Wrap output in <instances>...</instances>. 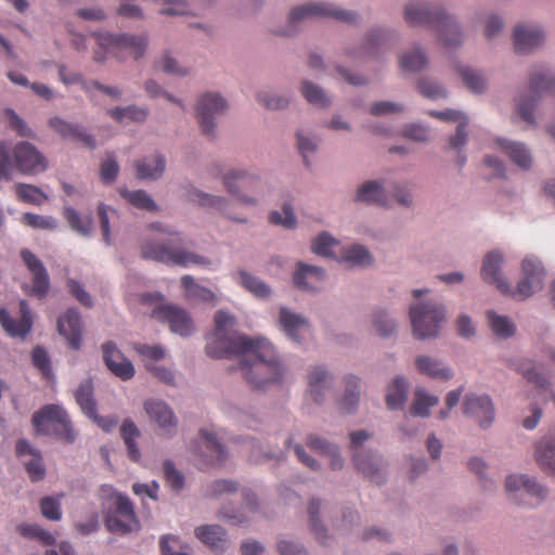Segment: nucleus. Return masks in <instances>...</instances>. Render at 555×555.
Returning a JSON list of instances; mask_svg holds the SVG:
<instances>
[{
  "label": "nucleus",
  "instance_id": "f257e3e1",
  "mask_svg": "<svg viewBox=\"0 0 555 555\" xmlns=\"http://www.w3.org/2000/svg\"><path fill=\"white\" fill-rule=\"evenodd\" d=\"M215 328L207 337L206 353L214 359L242 356L240 370L247 383L261 388L268 383L278 382L283 369L275 357L272 345L263 339H251L233 331L236 320L220 310L215 315Z\"/></svg>",
  "mask_w": 555,
  "mask_h": 555
},
{
  "label": "nucleus",
  "instance_id": "f03ea898",
  "mask_svg": "<svg viewBox=\"0 0 555 555\" xmlns=\"http://www.w3.org/2000/svg\"><path fill=\"white\" fill-rule=\"evenodd\" d=\"M150 229L159 231L162 237L142 245L143 258L182 267L210 263L205 257L182 249V238L179 233L166 230L160 223H152Z\"/></svg>",
  "mask_w": 555,
  "mask_h": 555
},
{
  "label": "nucleus",
  "instance_id": "7ed1b4c3",
  "mask_svg": "<svg viewBox=\"0 0 555 555\" xmlns=\"http://www.w3.org/2000/svg\"><path fill=\"white\" fill-rule=\"evenodd\" d=\"M404 18L410 25H428L439 34V40L447 48L461 43V33L454 21L441 10H430L423 4L410 3L405 7Z\"/></svg>",
  "mask_w": 555,
  "mask_h": 555
},
{
  "label": "nucleus",
  "instance_id": "20e7f679",
  "mask_svg": "<svg viewBox=\"0 0 555 555\" xmlns=\"http://www.w3.org/2000/svg\"><path fill=\"white\" fill-rule=\"evenodd\" d=\"M142 305L151 307L150 317L160 323L168 324L170 331L180 336H189L194 331L193 320L183 308L164 304L159 293H144L140 295Z\"/></svg>",
  "mask_w": 555,
  "mask_h": 555
},
{
  "label": "nucleus",
  "instance_id": "39448f33",
  "mask_svg": "<svg viewBox=\"0 0 555 555\" xmlns=\"http://www.w3.org/2000/svg\"><path fill=\"white\" fill-rule=\"evenodd\" d=\"M100 498L113 502L114 508L108 511L105 526L112 533L126 534L139 528L133 505L129 498L117 493L112 486L104 485L99 490Z\"/></svg>",
  "mask_w": 555,
  "mask_h": 555
},
{
  "label": "nucleus",
  "instance_id": "423d86ee",
  "mask_svg": "<svg viewBox=\"0 0 555 555\" xmlns=\"http://www.w3.org/2000/svg\"><path fill=\"white\" fill-rule=\"evenodd\" d=\"M35 430L39 435L55 437L66 443L76 440V433L66 411L59 404H47L31 417Z\"/></svg>",
  "mask_w": 555,
  "mask_h": 555
},
{
  "label": "nucleus",
  "instance_id": "0eeeda50",
  "mask_svg": "<svg viewBox=\"0 0 555 555\" xmlns=\"http://www.w3.org/2000/svg\"><path fill=\"white\" fill-rule=\"evenodd\" d=\"M414 336L418 339L436 337L446 318L444 308L437 302H425L410 308Z\"/></svg>",
  "mask_w": 555,
  "mask_h": 555
},
{
  "label": "nucleus",
  "instance_id": "6e6552de",
  "mask_svg": "<svg viewBox=\"0 0 555 555\" xmlns=\"http://www.w3.org/2000/svg\"><path fill=\"white\" fill-rule=\"evenodd\" d=\"M555 91V76L548 70L534 72L530 76L529 95L520 98L516 102V109L519 116L529 125L534 126L533 108L538 100L546 94Z\"/></svg>",
  "mask_w": 555,
  "mask_h": 555
},
{
  "label": "nucleus",
  "instance_id": "1a4fd4ad",
  "mask_svg": "<svg viewBox=\"0 0 555 555\" xmlns=\"http://www.w3.org/2000/svg\"><path fill=\"white\" fill-rule=\"evenodd\" d=\"M228 192L244 205H255L257 195L262 191V181L243 170H231L223 177Z\"/></svg>",
  "mask_w": 555,
  "mask_h": 555
},
{
  "label": "nucleus",
  "instance_id": "9d476101",
  "mask_svg": "<svg viewBox=\"0 0 555 555\" xmlns=\"http://www.w3.org/2000/svg\"><path fill=\"white\" fill-rule=\"evenodd\" d=\"M98 44L107 54L121 57L120 53L127 51L134 59L143 55L146 48V39L141 36L96 34Z\"/></svg>",
  "mask_w": 555,
  "mask_h": 555
},
{
  "label": "nucleus",
  "instance_id": "9b49d317",
  "mask_svg": "<svg viewBox=\"0 0 555 555\" xmlns=\"http://www.w3.org/2000/svg\"><path fill=\"white\" fill-rule=\"evenodd\" d=\"M309 17H332L345 23H353L356 14L336 8L326 2L307 3L293 9L289 13V24L295 25Z\"/></svg>",
  "mask_w": 555,
  "mask_h": 555
},
{
  "label": "nucleus",
  "instance_id": "f8f14e48",
  "mask_svg": "<svg viewBox=\"0 0 555 555\" xmlns=\"http://www.w3.org/2000/svg\"><path fill=\"white\" fill-rule=\"evenodd\" d=\"M227 109L225 100L218 93L203 94L196 106V118L201 125L203 133L212 135L215 130V119Z\"/></svg>",
  "mask_w": 555,
  "mask_h": 555
},
{
  "label": "nucleus",
  "instance_id": "ddd939ff",
  "mask_svg": "<svg viewBox=\"0 0 555 555\" xmlns=\"http://www.w3.org/2000/svg\"><path fill=\"white\" fill-rule=\"evenodd\" d=\"M369 438L370 435L365 430H358L350 434V448L353 453V463L358 472H360L364 477L370 478L376 483H380L382 477L379 469L373 462L372 455L361 450L363 442Z\"/></svg>",
  "mask_w": 555,
  "mask_h": 555
},
{
  "label": "nucleus",
  "instance_id": "4468645a",
  "mask_svg": "<svg viewBox=\"0 0 555 555\" xmlns=\"http://www.w3.org/2000/svg\"><path fill=\"white\" fill-rule=\"evenodd\" d=\"M522 272L525 278L518 283L516 289L509 286V293L519 300H525L532 296L537 291L543 287L544 271L538 261L525 259L522 261Z\"/></svg>",
  "mask_w": 555,
  "mask_h": 555
},
{
  "label": "nucleus",
  "instance_id": "2eb2a0df",
  "mask_svg": "<svg viewBox=\"0 0 555 555\" xmlns=\"http://www.w3.org/2000/svg\"><path fill=\"white\" fill-rule=\"evenodd\" d=\"M21 257L33 274V285L30 287H24L26 294L36 296L40 299L46 297L50 288V279L43 263L28 249H23L21 251Z\"/></svg>",
  "mask_w": 555,
  "mask_h": 555
},
{
  "label": "nucleus",
  "instance_id": "dca6fc26",
  "mask_svg": "<svg viewBox=\"0 0 555 555\" xmlns=\"http://www.w3.org/2000/svg\"><path fill=\"white\" fill-rule=\"evenodd\" d=\"M17 169L25 175H35L47 169L46 157L28 142H20L13 150Z\"/></svg>",
  "mask_w": 555,
  "mask_h": 555
},
{
  "label": "nucleus",
  "instance_id": "f3484780",
  "mask_svg": "<svg viewBox=\"0 0 555 555\" xmlns=\"http://www.w3.org/2000/svg\"><path fill=\"white\" fill-rule=\"evenodd\" d=\"M463 411L466 416L475 420L482 428H487L494 421V406L487 395H467L464 399Z\"/></svg>",
  "mask_w": 555,
  "mask_h": 555
},
{
  "label": "nucleus",
  "instance_id": "a211bd4d",
  "mask_svg": "<svg viewBox=\"0 0 555 555\" xmlns=\"http://www.w3.org/2000/svg\"><path fill=\"white\" fill-rule=\"evenodd\" d=\"M21 319L15 321L4 308H0V324L12 337H26L33 327V314L26 300L20 301Z\"/></svg>",
  "mask_w": 555,
  "mask_h": 555
},
{
  "label": "nucleus",
  "instance_id": "6ab92c4d",
  "mask_svg": "<svg viewBox=\"0 0 555 555\" xmlns=\"http://www.w3.org/2000/svg\"><path fill=\"white\" fill-rule=\"evenodd\" d=\"M103 359L108 370L121 378L128 380L134 375V367L132 363L124 357V354L116 348L115 344L108 341L102 346Z\"/></svg>",
  "mask_w": 555,
  "mask_h": 555
},
{
  "label": "nucleus",
  "instance_id": "aec40b11",
  "mask_svg": "<svg viewBox=\"0 0 555 555\" xmlns=\"http://www.w3.org/2000/svg\"><path fill=\"white\" fill-rule=\"evenodd\" d=\"M502 262L503 256L501 253L496 250L488 253L482 261L481 276L487 283L495 284L502 294H508L509 284L500 273Z\"/></svg>",
  "mask_w": 555,
  "mask_h": 555
},
{
  "label": "nucleus",
  "instance_id": "412c9836",
  "mask_svg": "<svg viewBox=\"0 0 555 555\" xmlns=\"http://www.w3.org/2000/svg\"><path fill=\"white\" fill-rule=\"evenodd\" d=\"M57 331L63 335L70 348L78 350L81 344V320L77 310L68 309L57 320Z\"/></svg>",
  "mask_w": 555,
  "mask_h": 555
},
{
  "label": "nucleus",
  "instance_id": "4be33fe9",
  "mask_svg": "<svg viewBox=\"0 0 555 555\" xmlns=\"http://www.w3.org/2000/svg\"><path fill=\"white\" fill-rule=\"evenodd\" d=\"M324 272L321 268L299 262L294 273V284L305 291H317L324 282Z\"/></svg>",
  "mask_w": 555,
  "mask_h": 555
},
{
  "label": "nucleus",
  "instance_id": "5701e85b",
  "mask_svg": "<svg viewBox=\"0 0 555 555\" xmlns=\"http://www.w3.org/2000/svg\"><path fill=\"white\" fill-rule=\"evenodd\" d=\"M429 115L439 120L459 122L455 134L450 138V146L457 149L466 144L468 139L466 127L468 122L465 115L454 109L431 111Z\"/></svg>",
  "mask_w": 555,
  "mask_h": 555
},
{
  "label": "nucleus",
  "instance_id": "b1692460",
  "mask_svg": "<svg viewBox=\"0 0 555 555\" xmlns=\"http://www.w3.org/2000/svg\"><path fill=\"white\" fill-rule=\"evenodd\" d=\"M49 126L65 139L77 140L90 149L95 146L94 138L87 133L79 125L67 122L59 117H53L49 120Z\"/></svg>",
  "mask_w": 555,
  "mask_h": 555
},
{
  "label": "nucleus",
  "instance_id": "393cba45",
  "mask_svg": "<svg viewBox=\"0 0 555 555\" xmlns=\"http://www.w3.org/2000/svg\"><path fill=\"white\" fill-rule=\"evenodd\" d=\"M544 39L543 31L538 27L516 26L514 47L517 53H528L538 48Z\"/></svg>",
  "mask_w": 555,
  "mask_h": 555
},
{
  "label": "nucleus",
  "instance_id": "a878e982",
  "mask_svg": "<svg viewBox=\"0 0 555 555\" xmlns=\"http://www.w3.org/2000/svg\"><path fill=\"white\" fill-rule=\"evenodd\" d=\"M144 409L152 421H154L164 434H169L170 428H175L177 420L170 408L163 401L147 400Z\"/></svg>",
  "mask_w": 555,
  "mask_h": 555
},
{
  "label": "nucleus",
  "instance_id": "bb28decb",
  "mask_svg": "<svg viewBox=\"0 0 555 555\" xmlns=\"http://www.w3.org/2000/svg\"><path fill=\"white\" fill-rule=\"evenodd\" d=\"M518 371L522 373L529 383L534 385L532 398H539L541 401H546L548 397H551L555 403V393L548 389V380L535 371L530 361H522Z\"/></svg>",
  "mask_w": 555,
  "mask_h": 555
},
{
  "label": "nucleus",
  "instance_id": "cd10ccee",
  "mask_svg": "<svg viewBox=\"0 0 555 555\" xmlns=\"http://www.w3.org/2000/svg\"><path fill=\"white\" fill-rule=\"evenodd\" d=\"M505 488L508 492H520L521 495L528 494L540 502L546 494L545 489L527 476L511 475L506 478Z\"/></svg>",
  "mask_w": 555,
  "mask_h": 555
},
{
  "label": "nucleus",
  "instance_id": "c85d7f7f",
  "mask_svg": "<svg viewBox=\"0 0 555 555\" xmlns=\"http://www.w3.org/2000/svg\"><path fill=\"white\" fill-rule=\"evenodd\" d=\"M195 535L212 551L221 553L228 545L227 533L218 525H205L195 529Z\"/></svg>",
  "mask_w": 555,
  "mask_h": 555
},
{
  "label": "nucleus",
  "instance_id": "c756f323",
  "mask_svg": "<svg viewBox=\"0 0 555 555\" xmlns=\"http://www.w3.org/2000/svg\"><path fill=\"white\" fill-rule=\"evenodd\" d=\"M280 324L287 336L296 341L299 340L300 335L310 332L307 320L285 307L280 310Z\"/></svg>",
  "mask_w": 555,
  "mask_h": 555
},
{
  "label": "nucleus",
  "instance_id": "7c9ffc66",
  "mask_svg": "<svg viewBox=\"0 0 555 555\" xmlns=\"http://www.w3.org/2000/svg\"><path fill=\"white\" fill-rule=\"evenodd\" d=\"M332 385V376L321 366L313 367L308 374V392L315 403H321L325 391Z\"/></svg>",
  "mask_w": 555,
  "mask_h": 555
},
{
  "label": "nucleus",
  "instance_id": "2f4dec72",
  "mask_svg": "<svg viewBox=\"0 0 555 555\" xmlns=\"http://www.w3.org/2000/svg\"><path fill=\"white\" fill-rule=\"evenodd\" d=\"M534 457L544 472L555 475V436L544 437L538 442Z\"/></svg>",
  "mask_w": 555,
  "mask_h": 555
},
{
  "label": "nucleus",
  "instance_id": "473e14b6",
  "mask_svg": "<svg viewBox=\"0 0 555 555\" xmlns=\"http://www.w3.org/2000/svg\"><path fill=\"white\" fill-rule=\"evenodd\" d=\"M417 371L434 379L448 380L452 377V372L442 365L440 361L428 356H420L415 359Z\"/></svg>",
  "mask_w": 555,
  "mask_h": 555
},
{
  "label": "nucleus",
  "instance_id": "72a5a7b5",
  "mask_svg": "<svg viewBox=\"0 0 555 555\" xmlns=\"http://www.w3.org/2000/svg\"><path fill=\"white\" fill-rule=\"evenodd\" d=\"M496 143L500 149L509 157V159L518 167L527 169L531 166L532 157L522 143L507 141L504 139H499Z\"/></svg>",
  "mask_w": 555,
  "mask_h": 555
},
{
  "label": "nucleus",
  "instance_id": "f704fd0d",
  "mask_svg": "<svg viewBox=\"0 0 555 555\" xmlns=\"http://www.w3.org/2000/svg\"><path fill=\"white\" fill-rule=\"evenodd\" d=\"M357 201L385 207L390 205V199L386 195L385 190L376 181L363 183L357 192Z\"/></svg>",
  "mask_w": 555,
  "mask_h": 555
},
{
  "label": "nucleus",
  "instance_id": "c9c22d12",
  "mask_svg": "<svg viewBox=\"0 0 555 555\" xmlns=\"http://www.w3.org/2000/svg\"><path fill=\"white\" fill-rule=\"evenodd\" d=\"M307 446L321 455L330 457L331 468L336 470L343 467V459L338 454L337 447L323 438L310 435L307 439Z\"/></svg>",
  "mask_w": 555,
  "mask_h": 555
},
{
  "label": "nucleus",
  "instance_id": "e433bc0d",
  "mask_svg": "<svg viewBox=\"0 0 555 555\" xmlns=\"http://www.w3.org/2000/svg\"><path fill=\"white\" fill-rule=\"evenodd\" d=\"M189 198L191 202L197 203L199 206L217 209L220 212L224 214L230 219H233L238 222H245V219L234 217L227 211L229 202L223 197L206 194L198 190H193L192 192H190Z\"/></svg>",
  "mask_w": 555,
  "mask_h": 555
},
{
  "label": "nucleus",
  "instance_id": "4c0bfd02",
  "mask_svg": "<svg viewBox=\"0 0 555 555\" xmlns=\"http://www.w3.org/2000/svg\"><path fill=\"white\" fill-rule=\"evenodd\" d=\"M165 165V158L162 155H155L150 158L138 160L134 164V168L138 178L154 180L163 175Z\"/></svg>",
  "mask_w": 555,
  "mask_h": 555
},
{
  "label": "nucleus",
  "instance_id": "58836bf2",
  "mask_svg": "<svg viewBox=\"0 0 555 555\" xmlns=\"http://www.w3.org/2000/svg\"><path fill=\"white\" fill-rule=\"evenodd\" d=\"M93 384L90 379L82 382L75 391V400L86 416L94 415L96 402L94 400Z\"/></svg>",
  "mask_w": 555,
  "mask_h": 555
},
{
  "label": "nucleus",
  "instance_id": "ea45409f",
  "mask_svg": "<svg viewBox=\"0 0 555 555\" xmlns=\"http://www.w3.org/2000/svg\"><path fill=\"white\" fill-rule=\"evenodd\" d=\"M107 114L118 124H122L125 120L142 122L147 117V111L135 105L113 107L107 111Z\"/></svg>",
  "mask_w": 555,
  "mask_h": 555
},
{
  "label": "nucleus",
  "instance_id": "a19ab883",
  "mask_svg": "<svg viewBox=\"0 0 555 555\" xmlns=\"http://www.w3.org/2000/svg\"><path fill=\"white\" fill-rule=\"evenodd\" d=\"M408 386L402 377H396L386 395L387 406L391 410L401 409L406 401Z\"/></svg>",
  "mask_w": 555,
  "mask_h": 555
},
{
  "label": "nucleus",
  "instance_id": "79ce46f5",
  "mask_svg": "<svg viewBox=\"0 0 555 555\" xmlns=\"http://www.w3.org/2000/svg\"><path fill=\"white\" fill-rule=\"evenodd\" d=\"M120 434L127 447L128 456L137 462L140 459V451L135 446V438L139 437L140 431L132 421H124L120 427Z\"/></svg>",
  "mask_w": 555,
  "mask_h": 555
},
{
  "label": "nucleus",
  "instance_id": "37998d69",
  "mask_svg": "<svg viewBox=\"0 0 555 555\" xmlns=\"http://www.w3.org/2000/svg\"><path fill=\"white\" fill-rule=\"evenodd\" d=\"M439 399L437 396L428 395L424 390H417L410 409L413 416L426 417L429 415V409L437 405Z\"/></svg>",
  "mask_w": 555,
  "mask_h": 555
},
{
  "label": "nucleus",
  "instance_id": "c03bdc74",
  "mask_svg": "<svg viewBox=\"0 0 555 555\" xmlns=\"http://www.w3.org/2000/svg\"><path fill=\"white\" fill-rule=\"evenodd\" d=\"M359 398V379L350 376L346 379L345 393L339 402L340 410L346 413L352 412L358 405Z\"/></svg>",
  "mask_w": 555,
  "mask_h": 555
},
{
  "label": "nucleus",
  "instance_id": "a18cd8bd",
  "mask_svg": "<svg viewBox=\"0 0 555 555\" xmlns=\"http://www.w3.org/2000/svg\"><path fill=\"white\" fill-rule=\"evenodd\" d=\"M65 219L70 228L82 236L90 235L92 231V218L81 217L74 208L67 207L64 210Z\"/></svg>",
  "mask_w": 555,
  "mask_h": 555
},
{
  "label": "nucleus",
  "instance_id": "49530a36",
  "mask_svg": "<svg viewBox=\"0 0 555 555\" xmlns=\"http://www.w3.org/2000/svg\"><path fill=\"white\" fill-rule=\"evenodd\" d=\"M241 285L256 297L266 298L270 295V287L246 271L238 272Z\"/></svg>",
  "mask_w": 555,
  "mask_h": 555
},
{
  "label": "nucleus",
  "instance_id": "de8ad7c7",
  "mask_svg": "<svg viewBox=\"0 0 555 555\" xmlns=\"http://www.w3.org/2000/svg\"><path fill=\"white\" fill-rule=\"evenodd\" d=\"M339 242L333 238L327 233L320 234L312 243L311 249L314 254L323 257H337L336 249L339 247Z\"/></svg>",
  "mask_w": 555,
  "mask_h": 555
},
{
  "label": "nucleus",
  "instance_id": "09e8293b",
  "mask_svg": "<svg viewBox=\"0 0 555 555\" xmlns=\"http://www.w3.org/2000/svg\"><path fill=\"white\" fill-rule=\"evenodd\" d=\"M340 259L351 266H367L372 262L369 250L361 245H352L346 248Z\"/></svg>",
  "mask_w": 555,
  "mask_h": 555
},
{
  "label": "nucleus",
  "instance_id": "8fccbe9b",
  "mask_svg": "<svg viewBox=\"0 0 555 555\" xmlns=\"http://www.w3.org/2000/svg\"><path fill=\"white\" fill-rule=\"evenodd\" d=\"M121 195L124 198H126L131 205L134 207L147 210V211H154L157 209V205L153 201V198L142 190L138 191H121Z\"/></svg>",
  "mask_w": 555,
  "mask_h": 555
},
{
  "label": "nucleus",
  "instance_id": "3c124183",
  "mask_svg": "<svg viewBox=\"0 0 555 555\" xmlns=\"http://www.w3.org/2000/svg\"><path fill=\"white\" fill-rule=\"evenodd\" d=\"M181 284L190 298L201 299L203 301L215 300V294L210 289L196 284L191 275L182 276Z\"/></svg>",
  "mask_w": 555,
  "mask_h": 555
},
{
  "label": "nucleus",
  "instance_id": "603ef678",
  "mask_svg": "<svg viewBox=\"0 0 555 555\" xmlns=\"http://www.w3.org/2000/svg\"><path fill=\"white\" fill-rule=\"evenodd\" d=\"M427 65V57L420 49H413L401 55L400 66L403 70L418 72Z\"/></svg>",
  "mask_w": 555,
  "mask_h": 555
},
{
  "label": "nucleus",
  "instance_id": "864d4df0",
  "mask_svg": "<svg viewBox=\"0 0 555 555\" xmlns=\"http://www.w3.org/2000/svg\"><path fill=\"white\" fill-rule=\"evenodd\" d=\"M15 191L18 199L28 204L41 205L47 199L46 194L39 188L31 184L17 183Z\"/></svg>",
  "mask_w": 555,
  "mask_h": 555
},
{
  "label": "nucleus",
  "instance_id": "5fc2aeb1",
  "mask_svg": "<svg viewBox=\"0 0 555 555\" xmlns=\"http://www.w3.org/2000/svg\"><path fill=\"white\" fill-rule=\"evenodd\" d=\"M488 321L493 333L501 337H509L515 332V325L508 318L499 315L493 311L488 312Z\"/></svg>",
  "mask_w": 555,
  "mask_h": 555
},
{
  "label": "nucleus",
  "instance_id": "6e6d98bb",
  "mask_svg": "<svg viewBox=\"0 0 555 555\" xmlns=\"http://www.w3.org/2000/svg\"><path fill=\"white\" fill-rule=\"evenodd\" d=\"M457 72L461 74L465 86L469 90L476 93L482 92L485 90L486 81L478 72L464 66H460Z\"/></svg>",
  "mask_w": 555,
  "mask_h": 555
},
{
  "label": "nucleus",
  "instance_id": "4d7b16f0",
  "mask_svg": "<svg viewBox=\"0 0 555 555\" xmlns=\"http://www.w3.org/2000/svg\"><path fill=\"white\" fill-rule=\"evenodd\" d=\"M17 531L22 535L37 539L46 545H52L55 542L53 534L43 530L38 525L22 524L17 526Z\"/></svg>",
  "mask_w": 555,
  "mask_h": 555
},
{
  "label": "nucleus",
  "instance_id": "13d9d810",
  "mask_svg": "<svg viewBox=\"0 0 555 555\" xmlns=\"http://www.w3.org/2000/svg\"><path fill=\"white\" fill-rule=\"evenodd\" d=\"M31 360L35 367H37L41 374L50 379L53 377L50 358L44 348L37 346L31 351Z\"/></svg>",
  "mask_w": 555,
  "mask_h": 555
},
{
  "label": "nucleus",
  "instance_id": "bf43d9fd",
  "mask_svg": "<svg viewBox=\"0 0 555 555\" xmlns=\"http://www.w3.org/2000/svg\"><path fill=\"white\" fill-rule=\"evenodd\" d=\"M301 92L305 99L311 103L320 106H327L330 104L328 98L325 95L323 90L309 81H304Z\"/></svg>",
  "mask_w": 555,
  "mask_h": 555
},
{
  "label": "nucleus",
  "instance_id": "052dcab7",
  "mask_svg": "<svg viewBox=\"0 0 555 555\" xmlns=\"http://www.w3.org/2000/svg\"><path fill=\"white\" fill-rule=\"evenodd\" d=\"M40 511L43 517L57 521L62 518L60 498L46 496L40 501Z\"/></svg>",
  "mask_w": 555,
  "mask_h": 555
},
{
  "label": "nucleus",
  "instance_id": "680f3d73",
  "mask_svg": "<svg viewBox=\"0 0 555 555\" xmlns=\"http://www.w3.org/2000/svg\"><path fill=\"white\" fill-rule=\"evenodd\" d=\"M22 219L25 224L34 229L53 230L56 228V220L52 217L26 212L23 215Z\"/></svg>",
  "mask_w": 555,
  "mask_h": 555
},
{
  "label": "nucleus",
  "instance_id": "e2e57ef3",
  "mask_svg": "<svg viewBox=\"0 0 555 555\" xmlns=\"http://www.w3.org/2000/svg\"><path fill=\"white\" fill-rule=\"evenodd\" d=\"M269 220L273 224L283 225L288 229L294 228L296 224V217L294 215L292 206L288 204H285L283 206V212L272 211L269 215Z\"/></svg>",
  "mask_w": 555,
  "mask_h": 555
},
{
  "label": "nucleus",
  "instance_id": "0e129e2a",
  "mask_svg": "<svg viewBox=\"0 0 555 555\" xmlns=\"http://www.w3.org/2000/svg\"><path fill=\"white\" fill-rule=\"evenodd\" d=\"M320 511V502L312 500L308 506V513L310 517V526L317 540L321 543L325 542V528L319 524L318 514Z\"/></svg>",
  "mask_w": 555,
  "mask_h": 555
},
{
  "label": "nucleus",
  "instance_id": "69168bd1",
  "mask_svg": "<svg viewBox=\"0 0 555 555\" xmlns=\"http://www.w3.org/2000/svg\"><path fill=\"white\" fill-rule=\"evenodd\" d=\"M164 476L166 482L173 490H181L184 486L183 475L175 467L171 461L164 462Z\"/></svg>",
  "mask_w": 555,
  "mask_h": 555
},
{
  "label": "nucleus",
  "instance_id": "338daca9",
  "mask_svg": "<svg viewBox=\"0 0 555 555\" xmlns=\"http://www.w3.org/2000/svg\"><path fill=\"white\" fill-rule=\"evenodd\" d=\"M24 465L29 475V478L33 481H39L43 479L46 469L40 453L35 454V456L30 457L29 461H26Z\"/></svg>",
  "mask_w": 555,
  "mask_h": 555
},
{
  "label": "nucleus",
  "instance_id": "774afa93",
  "mask_svg": "<svg viewBox=\"0 0 555 555\" xmlns=\"http://www.w3.org/2000/svg\"><path fill=\"white\" fill-rule=\"evenodd\" d=\"M258 102L268 109H282L288 105V99L268 92H260L258 94Z\"/></svg>",
  "mask_w": 555,
  "mask_h": 555
}]
</instances>
